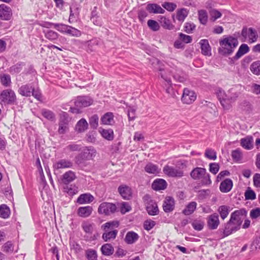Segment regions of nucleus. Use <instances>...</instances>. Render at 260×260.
Here are the masks:
<instances>
[{"instance_id": "nucleus-1", "label": "nucleus", "mask_w": 260, "mask_h": 260, "mask_svg": "<svg viewBox=\"0 0 260 260\" xmlns=\"http://www.w3.org/2000/svg\"><path fill=\"white\" fill-rule=\"evenodd\" d=\"M217 95L222 107L225 110H229L232 107V104L234 103L239 96V93L234 91L233 89L225 92L222 89L217 90Z\"/></svg>"}, {"instance_id": "nucleus-2", "label": "nucleus", "mask_w": 260, "mask_h": 260, "mask_svg": "<svg viewBox=\"0 0 260 260\" xmlns=\"http://www.w3.org/2000/svg\"><path fill=\"white\" fill-rule=\"evenodd\" d=\"M190 176L194 180L202 179V182L204 184L208 185L211 183L210 176L204 168H196L191 172Z\"/></svg>"}, {"instance_id": "nucleus-3", "label": "nucleus", "mask_w": 260, "mask_h": 260, "mask_svg": "<svg viewBox=\"0 0 260 260\" xmlns=\"http://www.w3.org/2000/svg\"><path fill=\"white\" fill-rule=\"evenodd\" d=\"M16 101V95L11 89H7L0 93V104L2 105H13Z\"/></svg>"}, {"instance_id": "nucleus-4", "label": "nucleus", "mask_w": 260, "mask_h": 260, "mask_svg": "<svg viewBox=\"0 0 260 260\" xmlns=\"http://www.w3.org/2000/svg\"><path fill=\"white\" fill-rule=\"evenodd\" d=\"M238 44L237 39L232 37L225 38L219 41L220 46L224 50V52L228 54H231Z\"/></svg>"}, {"instance_id": "nucleus-5", "label": "nucleus", "mask_w": 260, "mask_h": 260, "mask_svg": "<svg viewBox=\"0 0 260 260\" xmlns=\"http://www.w3.org/2000/svg\"><path fill=\"white\" fill-rule=\"evenodd\" d=\"M154 67L159 71V75L169 85H171L170 73L164 69V64L159 60L156 59L153 62Z\"/></svg>"}, {"instance_id": "nucleus-6", "label": "nucleus", "mask_w": 260, "mask_h": 260, "mask_svg": "<svg viewBox=\"0 0 260 260\" xmlns=\"http://www.w3.org/2000/svg\"><path fill=\"white\" fill-rule=\"evenodd\" d=\"M116 206L111 203L103 202L101 203L98 209L100 214H103L106 216L110 215L116 211Z\"/></svg>"}, {"instance_id": "nucleus-7", "label": "nucleus", "mask_w": 260, "mask_h": 260, "mask_svg": "<svg viewBox=\"0 0 260 260\" xmlns=\"http://www.w3.org/2000/svg\"><path fill=\"white\" fill-rule=\"evenodd\" d=\"M241 35L244 38V41L247 39L248 42L251 43L256 42L258 38L256 30L251 27L243 28L242 30Z\"/></svg>"}, {"instance_id": "nucleus-8", "label": "nucleus", "mask_w": 260, "mask_h": 260, "mask_svg": "<svg viewBox=\"0 0 260 260\" xmlns=\"http://www.w3.org/2000/svg\"><path fill=\"white\" fill-rule=\"evenodd\" d=\"M96 154V150L93 147L89 146L84 148L78 157L82 160H89L93 159Z\"/></svg>"}, {"instance_id": "nucleus-9", "label": "nucleus", "mask_w": 260, "mask_h": 260, "mask_svg": "<svg viewBox=\"0 0 260 260\" xmlns=\"http://www.w3.org/2000/svg\"><path fill=\"white\" fill-rule=\"evenodd\" d=\"M207 225L210 230H214L218 228L220 224L219 215L217 213H214L207 216Z\"/></svg>"}, {"instance_id": "nucleus-10", "label": "nucleus", "mask_w": 260, "mask_h": 260, "mask_svg": "<svg viewBox=\"0 0 260 260\" xmlns=\"http://www.w3.org/2000/svg\"><path fill=\"white\" fill-rule=\"evenodd\" d=\"M246 213V210L243 209L236 210L231 214L230 218L240 226Z\"/></svg>"}, {"instance_id": "nucleus-11", "label": "nucleus", "mask_w": 260, "mask_h": 260, "mask_svg": "<svg viewBox=\"0 0 260 260\" xmlns=\"http://www.w3.org/2000/svg\"><path fill=\"white\" fill-rule=\"evenodd\" d=\"M240 226L233 221L231 218L229 221L224 224L223 234L224 236H228L233 232H235L240 229Z\"/></svg>"}, {"instance_id": "nucleus-12", "label": "nucleus", "mask_w": 260, "mask_h": 260, "mask_svg": "<svg viewBox=\"0 0 260 260\" xmlns=\"http://www.w3.org/2000/svg\"><path fill=\"white\" fill-rule=\"evenodd\" d=\"M163 172L167 176L170 177H180L183 175V171L169 165H166L164 167Z\"/></svg>"}, {"instance_id": "nucleus-13", "label": "nucleus", "mask_w": 260, "mask_h": 260, "mask_svg": "<svg viewBox=\"0 0 260 260\" xmlns=\"http://www.w3.org/2000/svg\"><path fill=\"white\" fill-rule=\"evenodd\" d=\"M69 120L67 113L63 112L60 116L58 132L60 134H64L68 129Z\"/></svg>"}, {"instance_id": "nucleus-14", "label": "nucleus", "mask_w": 260, "mask_h": 260, "mask_svg": "<svg viewBox=\"0 0 260 260\" xmlns=\"http://www.w3.org/2000/svg\"><path fill=\"white\" fill-rule=\"evenodd\" d=\"M196 99V95L194 92L188 88H185L182 96V101L186 104L192 103Z\"/></svg>"}, {"instance_id": "nucleus-15", "label": "nucleus", "mask_w": 260, "mask_h": 260, "mask_svg": "<svg viewBox=\"0 0 260 260\" xmlns=\"http://www.w3.org/2000/svg\"><path fill=\"white\" fill-rule=\"evenodd\" d=\"M118 191L124 200H130L132 197V189L126 185L122 184L120 185L118 188Z\"/></svg>"}, {"instance_id": "nucleus-16", "label": "nucleus", "mask_w": 260, "mask_h": 260, "mask_svg": "<svg viewBox=\"0 0 260 260\" xmlns=\"http://www.w3.org/2000/svg\"><path fill=\"white\" fill-rule=\"evenodd\" d=\"M92 103V99L88 96L78 97L75 102V106L79 108L88 107L91 105Z\"/></svg>"}, {"instance_id": "nucleus-17", "label": "nucleus", "mask_w": 260, "mask_h": 260, "mask_svg": "<svg viewBox=\"0 0 260 260\" xmlns=\"http://www.w3.org/2000/svg\"><path fill=\"white\" fill-rule=\"evenodd\" d=\"M73 166V162L70 160L66 159H59L54 163L53 168L54 170L68 169L72 168Z\"/></svg>"}, {"instance_id": "nucleus-18", "label": "nucleus", "mask_w": 260, "mask_h": 260, "mask_svg": "<svg viewBox=\"0 0 260 260\" xmlns=\"http://www.w3.org/2000/svg\"><path fill=\"white\" fill-rule=\"evenodd\" d=\"M12 15L11 8L5 4L0 5V18L2 20L10 19Z\"/></svg>"}, {"instance_id": "nucleus-19", "label": "nucleus", "mask_w": 260, "mask_h": 260, "mask_svg": "<svg viewBox=\"0 0 260 260\" xmlns=\"http://www.w3.org/2000/svg\"><path fill=\"white\" fill-rule=\"evenodd\" d=\"M163 209L165 212H170L173 211L175 207L174 199L170 197L166 198L163 203Z\"/></svg>"}, {"instance_id": "nucleus-20", "label": "nucleus", "mask_w": 260, "mask_h": 260, "mask_svg": "<svg viewBox=\"0 0 260 260\" xmlns=\"http://www.w3.org/2000/svg\"><path fill=\"white\" fill-rule=\"evenodd\" d=\"M139 239V235L134 231L128 232L124 238V242L127 244H133Z\"/></svg>"}, {"instance_id": "nucleus-21", "label": "nucleus", "mask_w": 260, "mask_h": 260, "mask_svg": "<svg viewBox=\"0 0 260 260\" xmlns=\"http://www.w3.org/2000/svg\"><path fill=\"white\" fill-rule=\"evenodd\" d=\"M146 10L150 13L164 14L165 12L159 5L156 4H148L147 5Z\"/></svg>"}, {"instance_id": "nucleus-22", "label": "nucleus", "mask_w": 260, "mask_h": 260, "mask_svg": "<svg viewBox=\"0 0 260 260\" xmlns=\"http://www.w3.org/2000/svg\"><path fill=\"white\" fill-rule=\"evenodd\" d=\"M199 44L201 46L202 53L204 55H211V48L208 40L207 39H202L200 41Z\"/></svg>"}, {"instance_id": "nucleus-23", "label": "nucleus", "mask_w": 260, "mask_h": 260, "mask_svg": "<svg viewBox=\"0 0 260 260\" xmlns=\"http://www.w3.org/2000/svg\"><path fill=\"white\" fill-rule=\"evenodd\" d=\"M145 171L150 174L158 175L160 172V169L156 165L148 162L144 167Z\"/></svg>"}, {"instance_id": "nucleus-24", "label": "nucleus", "mask_w": 260, "mask_h": 260, "mask_svg": "<svg viewBox=\"0 0 260 260\" xmlns=\"http://www.w3.org/2000/svg\"><path fill=\"white\" fill-rule=\"evenodd\" d=\"M146 210L150 215H157L159 212L157 204L152 200L147 203Z\"/></svg>"}, {"instance_id": "nucleus-25", "label": "nucleus", "mask_w": 260, "mask_h": 260, "mask_svg": "<svg viewBox=\"0 0 260 260\" xmlns=\"http://www.w3.org/2000/svg\"><path fill=\"white\" fill-rule=\"evenodd\" d=\"M76 178L75 173L72 171H68L64 173L61 177V180L65 184L73 182Z\"/></svg>"}, {"instance_id": "nucleus-26", "label": "nucleus", "mask_w": 260, "mask_h": 260, "mask_svg": "<svg viewBox=\"0 0 260 260\" xmlns=\"http://www.w3.org/2000/svg\"><path fill=\"white\" fill-rule=\"evenodd\" d=\"M253 139L251 136H248L240 140L241 145L247 150L252 149L253 146Z\"/></svg>"}, {"instance_id": "nucleus-27", "label": "nucleus", "mask_w": 260, "mask_h": 260, "mask_svg": "<svg viewBox=\"0 0 260 260\" xmlns=\"http://www.w3.org/2000/svg\"><path fill=\"white\" fill-rule=\"evenodd\" d=\"M167 186V183L163 179H156L152 184V188L155 190H164Z\"/></svg>"}, {"instance_id": "nucleus-28", "label": "nucleus", "mask_w": 260, "mask_h": 260, "mask_svg": "<svg viewBox=\"0 0 260 260\" xmlns=\"http://www.w3.org/2000/svg\"><path fill=\"white\" fill-rule=\"evenodd\" d=\"M92 211L93 209L91 206L81 207L78 208L77 214L80 217L86 218L91 214Z\"/></svg>"}, {"instance_id": "nucleus-29", "label": "nucleus", "mask_w": 260, "mask_h": 260, "mask_svg": "<svg viewBox=\"0 0 260 260\" xmlns=\"http://www.w3.org/2000/svg\"><path fill=\"white\" fill-rule=\"evenodd\" d=\"M233 181L230 179H226L220 184L219 189L222 192H228L232 188Z\"/></svg>"}, {"instance_id": "nucleus-30", "label": "nucleus", "mask_w": 260, "mask_h": 260, "mask_svg": "<svg viewBox=\"0 0 260 260\" xmlns=\"http://www.w3.org/2000/svg\"><path fill=\"white\" fill-rule=\"evenodd\" d=\"M95 224L88 220H84L82 222L81 227L84 232L89 235L93 232Z\"/></svg>"}, {"instance_id": "nucleus-31", "label": "nucleus", "mask_w": 260, "mask_h": 260, "mask_svg": "<svg viewBox=\"0 0 260 260\" xmlns=\"http://www.w3.org/2000/svg\"><path fill=\"white\" fill-rule=\"evenodd\" d=\"M34 88L30 84L24 85L19 88L18 92L22 96H30Z\"/></svg>"}, {"instance_id": "nucleus-32", "label": "nucleus", "mask_w": 260, "mask_h": 260, "mask_svg": "<svg viewBox=\"0 0 260 260\" xmlns=\"http://www.w3.org/2000/svg\"><path fill=\"white\" fill-rule=\"evenodd\" d=\"M94 197L89 193H83L81 194L77 199V202L79 204H88L92 202Z\"/></svg>"}, {"instance_id": "nucleus-33", "label": "nucleus", "mask_w": 260, "mask_h": 260, "mask_svg": "<svg viewBox=\"0 0 260 260\" xmlns=\"http://www.w3.org/2000/svg\"><path fill=\"white\" fill-rule=\"evenodd\" d=\"M217 211L220 215V218L224 220L228 216L231 211V208L229 206L221 205L218 207Z\"/></svg>"}, {"instance_id": "nucleus-34", "label": "nucleus", "mask_w": 260, "mask_h": 260, "mask_svg": "<svg viewBox=\"0 0 260 260\" xmlns=\"http://www.w3.org/2000/svg\"><path fill=\"white\" fill-rule=\"evenodd\" d=\"M88 124L87 121L85 119L82 118L77 123L75 129L79 133H83L88 128Z\"/></svg>"}, {"instance_id": "nucleus-35", "label": "nucleus", "mask_w": 260, "mask_h": 260, "mask_svg": "<svg viewBox=\"0 0 260 260\" xmlns=\"http://www.w3.org/2000/svg\"><path fill=\"white\" fill-rule=\"evenodd\" d=\"M101 120L103 124L111 125L114 122V115L111 112L106 113L101 117Z\"/></svg>"}, {"instance_id": "nucleus-36", "label": "nucleus", "mask_w": 260, "mask_h": 260, "mask_svg": "<svg viewBox=\"0 0 260 260\" xmlns=\"http://www.w3.org/2000/svg\"><path fill=\"white\" fill-rule=\"evenodd\" d=\"M197 203L196 202H191L188 203L185 209L182 211V213L185 215H189L192 214L197 208Z\"/></svg>"}, {"instance_id": "nucleus-37", "label": "nucleus", "mask_w": 260, "mask_h": 260, "mask_svg": "<svg viewBox=\"0 0 260 260\" xmlns=\"http://www.w3.org/2000/svg\"><path fill=\"white\" fill-rule=\"evenodd\" d=\"M249 51V48L246 44H242L239 47L234 58L238 59Z\"/></svg>"}, {"instance_id": "nucleus-38", "label": "nucleus", "mask_w": 260, "mask_h": 260, "mask_svg": "<svg viewBox=\"0 0 260 260\" xmlns=\"http://www.w3.org/2000/svg\"><path fill=\"white\" fill-rule=\"evenodd\" d=\"M102 253L105 255H112L114 252V248L110 244H106L101 247Z\"/></svg>"}, {"instance_id": "nucleus-39", "label": "nucleus", "mask_w": 260, "mask_h": 260, "mask_svg": "<svg viewBox=\"0 0 260 260\" xmlns=\"http://www.w3.org/2000/svg\"><path fill=\"white\" fill-rule=\"evenodd\" d=\"M100 132L103 137L108 140H112L114 138L113 131L111 129H102L100 131Z\"/></svg>"}, {"instance_id": "nucleus-40", "label": "nucleus", "mask_w": 260, "mask_h": 260, "mask_svg": "<svg viewBox=\"0 0 260 260\" xmlns=\"http://www.w3.org/2000/svg\"><path fill=\"white\" fill-rule=\"evenodd\" d=\"M117 233L118 231L116 230L108 232H105L103 234L102 238L105 241L113 240L116 238Z\"/></svg>"}, {"instance_id": "nucleus-41", "label": "nucleus", "mask_w": 260, "mask_h": 260, "mask_svg": "<svg viewBox=\"0 0 260 260\" xmlns=\"http://www.w3.org/2000/svg\"><path fill=\"white\" fill-rule=\"evenodd\" d=\"M10 214V210L9 208L6 205H2L0 206V217L3 218H7Z\"/></svg>"}, {"instance_id": "nucleus-42", "label": "nucleus", "mask_w": 260, "mask_h": 260, "mask_svg": "<svg viewBox=\"0 0 260 260\" xmlns=\"http://www.w3.org/2000/svg\"><path fill=\"white\" fill-rule=\"evenodd\" d=\"M188 15V11L186 9L183 8L177 10L176 18L181 21L183 22Z\"/></svg>"}, {"instance_id": "nucleus-43", "label": "nucleus", "mask_w": 260, "mask_h": 260, "mask_svg": "<svg viewBox=\"0 0 260 260\" xmlns=\"http://www.w3.org/2000/svg\"><path fill=\"white\" fill-rule=\"evenodd\" d=\"M119 225V222L118 221H111L107 222L105 224H103L101 226L102 229L107 231L110 229H113V228H117Z\"/></svg>"}, {"instance_id": "nucleus-44", "label": "nucleus", "mask_w": 260, "mask_h": 260, "mask_svg": "<svg viewBox=\"0 0 260 260\" xmlns=\"http://www.w3.org/2000/svg\"><path fill=\"white\" fill-rule=\"evenodd\" d=\"M191 225L195 230L200 231L204 228V222L201 219H196L192 221Z\"/></svg>"}, {"instance_id": "nucleus-45", "label": "nucleus", "mask_w": 260, "mask_h": 260, "mask_svg": "<svg viewBox=\"0 0 260 260\" xmlns=\"http://www.w3.org/2000/svg\"><path fill=\"white\" fill-rule=\"evenodd\" d=\"M250 71L256 75H260V60L253 62L250 66Z\"/></svg>"}, {"instance_id": "nucleus-46", "label": "nucleus", "mask_w": 260, "mask_h": 260, "mask_svg": "<svg viewBox=\"0 0 260 260\" xmlns=\"http://www.w3.org/2000/svg\"><path fill=\"white\" fill-rule=\"evenodd\" d=\"M199 20L203 24H206L208 20L207 12L204 10H201L198 11Z\"/></svg>"}, {"instance_id": "nucleus-47", "label": "nucleus", "mask_w": 260, "mask_h": 260, "mask_svg": "<svg viewBox=\"0 0 260 260\" xmlns=\"http://www.w3.org/2000/svg\"><path fill=\"white\" fill-rule=\"evenodd\" d=\"M0 79L2 84L6 86H9L11 83V77L8 74H1L0 75Z\"/></svg>"}, {"instance_id": "nucleus-48", "label": "nucleus", "mask_w": 260, "mask_h": 260, "mask_svg": "<svg viewBox=\"0 0 260 260\" xmlns=\"http://www.w3.org/2000/svg\"><path fill=\"white\" fill-rule=\"evenodd\" d=\"M66 34L75 37H79L81 35V32L79 30L70 25L67 30Z\"/></svg>"}, {"instance_id": "nucleus-49", "label": "nucleus", "mask_w": 260, "mask_h": 260, "mask_svg": "<svg viewBox=\"0 0 260 260\" xmlns=\"http://www.w3.org/2000/svg\"><path fill=\"white\" fill-rule=\"evenodd\" d=\"M209 15L211 20L215 21L216 19L220 18L222 16L221 13L216 9H212L209 10Z\"/></svg>"}, {"instance_id": "nucleus-50", "label": "nucleus", "mask_w": 260, "mask_h": 260, "mask_svg": "<svg viewBox=\"0 0 260 260\" xmlns=\"http://www.w3.org/2000/svg\"><path fill=\"white\" fill-rule=\"evenodd\" d=\"M161 23L162 27L166 29L171 30L174 28L171 21L166 17H163L161 18Z\"/></svg>"}, {"instance_id": "nucleus-51", "label": "nucleus", "mask_w": 260, "mask_h": 260, "mask_svg": "<svg viewBox=\"0 0 260 260\" xmlns=\"http://www.w3.org/2000/svg\"><path fill=\"white\" fill-rule=\"evenodd\" d=\"M66 192H67L69 195L73 196L76 194L78 192V188L74 185H71L67 186L64 188Z\"/></svg>"}, {"instance_id": "nucleus-52", "label": "nucleus", "mask_w": 260, "mask_h": 260, "mask_svg": "<svg viewBox=\"0 0 260 260\" xmlns=\"http://www.w3.org/2000/svg\"><path fill=\"white\" fill-rule=\"evenodd\" d=\"M120 210L122 214H124L126 212L130 211L132 209L131 206L128 203L122 202L120 204Z\"/></svg>"}, {"instance_id": "nucleus-53", "label": "nucleus", "mask_w": 260, "mask_h": 260, "mask_svg": "<svg viewBox=\"0 0 260 260\" xmlns=\"http://www.w3.org/2000/svg\"><path fill=\"white\" fill-rule=\"evenodd\" d=\"M205 156L209 159L215 160L217 158L216 153L212 149H207L205 152Z\"/></svg>"}, {"instance_id": "nucleus-54", "label": "nucleus", "mask_w": 260, "mask_h": 260, "mask_svg": "<svg viewBox=\"0 0 260 260\" xmlns=\"http://www.w3.org/2000/svg\"><path fill=\"white\" fill-rule=\"evenodd\" d=\"M42 114L45 118L49 120H53L55 119L54 114L53 112L50 110L47 109H42Z\"/></svg>"}, {"instance_id": "nucleus-55", "label": "nucleus", "mask_w": 260, "mask_h": 260, "mask_svg": "<svg viewBox=\"0 0 260 260\" xmlns=\"http://www.w3.org/2000/svg\"><path fill=\"white\" fill-rule=\"evenodd\" d=\"M137 108L134 106H129L127 109V116L129 120H134L136 118Z\"/></svg>"}, {"instance_id": "nucleus-56", "label": "nucleus", "mask_w": 260, "mask_h": 260, "mask_svg": "<svg viewBox=\"0 0 260 260\" xmlns=\"http://www.w3.org/2000/svg\"><path fill=\"white\" fill-rule=\"evenodd\" d=\"M246 200H253L256 199V194L250 187L246 190L244 193Z\"/></svg>"}, {"instance_id": "nucleus-57", "label": "nucleus", "mask_w": 260, "mask_h": 260, "mask_svg": "<svg viewBox=\"0 0 260 260\" xmlns=\"http://www.w3.org/2000/svg\"><path fill=\"white\" fill-rule=\"evenodd\" d=\"M148 27L153 31H157L159 29L160 26L158 23L153 20H149L147 21Z\"/></svg>"}, {"instance_id": "nucleus-58", "label": "nucleus", "mask_w": 260, "mask_h": 260, "mask_svg": "<svg viewBox=\"0 0 260 260\" xmlns=\"http://www.w3.org/2000/svg\"><path fill=\"white\" fill-rule=\"evenodd\" d=\"M99 123V117L95 114L92 116L89 119V124L93 128H96Z\"/></svg>"}, {"instance_id": "nucleus-59", "label": "nucleus", "mask_w": 260, "mask_h": 260, "mask_svg": "<svg viewBox=\"0 0 260 260\" xmlns=\"http://www.w3.org/2000/svg\"><path fill=\"white\" fill-rule=\"evenodd\" d=\"M69 26L62 23H56L54 24V28L61 33L66 34Z\"/></svg>"}, {"instance_id": "nucleus-60", "label": "nucleus", "mask_w": 260, "mask_h": 260, "mask_svg": "<svg viewBox=\"0 0 260 260\" xmlns=\"http://www.w3.org/2000/svg\"><path fill=\"white\" fill-rule=\"evenodd\" d=\"M58 37V35L57 32L51 30L47 31L45 34V37L51 41L57 39Z\"/></svg>"}, {"instance_id": "nucleus-61", "label": "nucleus", "mask_w": 260, "mask_h": 260, "mask_svg": "<svg viewBox=\"0 0 260 260\" xmlns=\"http://www.w3.org/2000/svg\"><path fill=\"white\" fill-rule=\"evenodd\" d=\"M242 154L239 149L233 150L232 152V156L233 159L236 161H239L242 158Z\"/></svg>"}, {"instance_id": "nucleus-62", "label": "nucleus", "mask_w": 260, "mask_h": 260, "mask_svg": "<svg viewBox=\"0 0 260 260\" xmlns=\"http://www.w3.org/2000/svg\"><path fill=\"white\" fill-rule=\"evenodd\" d=\"M156 224L154 221L151 219L146 220L144 223V228L147 231L151 230Z\"/></svg>"}, {"instance_id": "nucleus-63", "label": "nucleus", "mask_w": 260, "mask_h": 260, "mask_svg": "<svg viewBox=\"0 0 260 260\" xmlns=\"http://www.w3.org/2000/svg\"><path fill=\"white\" fill-rule=\"evenodd\" d=\"M162 6L165 9L170 12L173 11L177 7L175 4L169 2L164 3Z\"/></svg>"}, {"instance_id": "nucleus-64", "label": "nucleus", "mask_w": 260, "mask_h": 260, "mask_svg": "<svg viewBox=\"0 0 260 260\" xmlns=\"http://www.w3.org/2000/svg\"><path fill=\"white\" fill-rule=\"evenodd\" d=\"M22 64L17 63L10 68V72L11 74H17L22 70Z\"/></svg>"}]
</instances>
